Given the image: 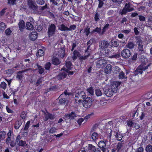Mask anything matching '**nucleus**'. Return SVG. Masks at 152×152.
Listing matches in <instances>:
<instances>
[{
    "instance_id": "52",
    "label": "nucleus",
    "mask_w": 152,
    "mask_h": 152,
    "mask_svg": "<svg viewBox=\"0 0 152 152\" xmlns=\"http://www.w3.org/2000/svg\"><path fill=\"white\" fill-rule=\"evenodd\" d=\"M138 17L140 21L143 22L145 20V18L143 15H139Z\"/></svg>"
},
{
    "instance_id": "42",
    "label": "nucleus",
    "mask_w": 152,
    "mask_h": 152,
    "mask_svg": "<svg viewBox=\"0 0 152 152\" xmlns=\"http://www.w3.org/2000/svg\"><path fill=\"white\" fill-rule=\"evenodd\" d=\"M119 78L121 79H124V78H126L127 77H126L125 76L124 73L122 71H121L119 73Z\"/></svg>"
},
{
    "instance_id": "58",
    "label": "nucleus",
    "mask_w": 152,
    "mask_h": 152,
    "mask_svg": "<svg viewBox=\"0 0 152 152\" xmlns=\"http://www.w3.org/2000/svg\"><path fill=\"white\" fill-rule=\"evenodd\" d=\"M101 28H100L96 27L93 30V31L94 32H96L98 33H100L101 31Z\"/></svg>"
},
{
    "instance_id": "31",
    "label": "nucleus",
    "mask_w": 152,
    "mask_h": 152,
    "mask_svg": "<svg viewBox=\"0 0 152 152\" xmlns=\"http://www.w3.org/2000/svg\"><path fill=\"white\" fill-rule=\"evenodd\" d=\"M51 64L50 62L46 63L45 65L44 68L46 70L49 71L50 70Z\"/></svg>"
},
{
    "instance_id": "45",
    "label": "nucleus",
    "mask_w": 152,
    "mask_h": 152,
    "mask_svg": "<svg viewBox=\"0 0 152 152\" xmlns=\"http://www.w3.org/2000/svg\"><path fill=\"white\" fill-rule=\"evenodd\" d=\"M10 90L11 94H12L14 96L15 95L16 92L18 91V88H16L15 89L12 88H11Z\"/></svg>"
},
{
    "instance_id": "26",
    "label": "nucleus",
    "mask_w": 152,
    "mask_h": 152,
    "mask_svg": "<svg viewBox=\"0 0 152 152\" xmlns=\"http://www.w3.org/2000/svg\"><path fill=\"white\" fill-rule=\"evenodd\" d=\"M128 10V11L129 12L133 11L134 9L130 7V4L129 3H126L124 7Z\"/></svg>"
},
{
    "instance_id": "56",
    "label": "nucleus",
    "mask_w": 152,
    "mask_h": 152,
    "mask_svg": "<svg viewBox=\"0 0 152 152\" xmlns=\"http://www.w3.org/2000/svg\"><path fill=\"white\" fill-rule=\"evenodd\" d=\"M133 126V128L136 130L140 128V125L136 123H134Z\"/></svg>"
},
{
    "instance_id": "16",
    "label": "nucleus",
    "mask_w": 152,
    "mask_h": 152,
    "mask_svg": "<svg viewBox=\"0 0 152 152\" xmlns=\"http://www.w3.org/2000/svg\"><path fill=\"white\" fill-rule=\"evenodd\" d=\"M29 37L30 40L34 41L37 38L38 33L36 31H32L30 34Z\"/></svg>"
},
{
    "instance_id": "20",
    "label": "nucleus",
    "mask_w": 152,
    "mask_h": 152,
    "mask_svg": "<svg viewBox=\"0 0 152 152\" xmlns=\"http://www.w3.org/2000/svg\"><path fill=\"white\" fill-rule=\"evenodd\" d=\"M77 116V115L75 112H71L69 114H67L66 117L70 119H73Z\"/></svg>"
},
{
    "instance_id": "62",
    "label": "nucleus",
    "mask_w": 152,
    "mask_h": 152,
    "mask_svg": "<svg viewBox=\"0 0 152 152\" xmlns=\"http://www.w3.org/2000/svg\"><path fill=\"white\" fill-rule=\"evenodd\" d=\"M48 114L49 118L50 120H53L55 118L54 115L52 114L48 113Z\"/></svg>"
},
{
    "instance_id": "40",
    "label": "nucleus",
    "mask_w": 152,
    "mask_h": 152,
    "mask_svg": "<svg viewBox=\"0 0 152 152\" xmlns=\"http://www.w3.org/2000/svg\"><path fill=\"white\" fill-rule=\"evenodd\" d=\"M56 128L55 127H52L49 130V134H53L56 132Z\"/></svg>"
},
{
    "instance_id": "50",
    "label": "nucleus",
    "mask_w": 152,
    "mask_h": 152,
    "mask_svg": "<svg viewBox=\"0 0 152 152\" xmlns=\"http://www.w3.org/2000/svg\"><path fill=\"white\" fill-rule=\"evenodd\" d=\"M129 12L128 10L124 7L121 11L120 12L121 15H126L127 12Z\"/></svg>"
},
{
    "instance_id": "25",
    "label": "nucleus",
    "mask_w": 152,
    "mask_h": 152,
    "mask_svg": "<svg viewBox=\"0 0 152 152\" xmlns=\"http://www.w3.org/2000/svg\"><path fill=\"white\" fill-rule=\"evenodd\" d=\"M6 134V132L4 131L0 132V141L3 140L5 138Z\"/></svg>"
},
{
    "instance_id": "36",
    "label": "nucleus",
    "mask_w": 152,
    "mask_h": 152,
    "mask_svg": "<svg viewBox=\"0 0 152 152\" xmlns=\"http://www.w3.org/2000/svg\"><path fill=\"white\" fill-rule=\"evenodd\" d=\"M72 65V63L70 61L66 62V66L68 69L71 70Z\"/></svg>"
},
{
    "instance_id": "3",
    "label": "nucleus",
    "mask_w": 152,
    "mask_h": 152,
    "mask_svg": "<svg viewBox=\"0 0 152 152\" xmlns=\"http://www.w3.org/2000/svg\"><path fill=\"white\" fill-rule=\"evenodd\" d=\"M86 97L85 93L83 91H81L76 94L75 99L76 102L78 101L80 102L82 99H85Z\"/></svg>"
},
{
    "instance_id": "41",
    "label": "nucleus",
    "mask_w": 152,
    "mask_h": 152,
    "mask_svg": "<svg viewBox=\"0 0 152 152\" xmlns=\"http://www.w3.org/2000/svg\"><path fill=\"white\" fill-rule=\"evenodd\" d=\"M95 94L97 96H100L102 95V92L99 89H97L95 90Z\"/></svg>"
},
{
    "instance_id": "33",
    "label": "nucleus",
    "mask_w": 152,
    "mask_h": 152,
    "mask_svg": "<svg viewBox=\"0 0 152 152\" xmlns=\"http://www.w3.org/2000/svg\"><path fill=\"white\" fill-rule=\"evenodd\" d=\"M60 30L61 31H68V28L63 24H61L60 25Z\"/></svg>"
},
{
    "instance_id": "14",
    "label": "nucleus",
    "mask_w": 152,
    "mask_h": 152,
    "mask_svg": "<svg viewBox=\"0 0 152 152\" xmlns=\"http://www.w3.org/2000/svg\"><path fill=\"white\" fill-rule=\"evenodd\" d=\"M112 130L110 129H107L106 131L105 137H106V139H107V140H109V141H110L111 136H112Z\"/></svg>"
},
{
    "instance_id": "30",
    "label": "nucleus",
    "mask_w": 152,
    "mask_h": 152,
    "mask_svg": "<svg viewBox=\"0 0 152 152\" xmlns=\"http://www.w3.org/2000/svg\"><path fill=\"white\" fill-rule=\"evenodd\" d=\"M44 51L42 49H39L38 50L37 53V56L38 57H39L41 56H44Z\"/></svg>"
},
{
    "instance_id": "2",
    "label": "nucleus",
    "mask_w": 152,
    "mask_h": 152,
    "mask_svg": "<svg viewBox=\"0 0 152 152\" xmlns=\"http://www.w3.org/2000/svg\"><path fill=\"white\" fill-rule=\"evenodd\" d=\"M103 55L105 57H107L109 58H118L120 57L119 54H114L113 50L111 47H109L105 49L104 50Z\"/></svg>"
},
{
    "instance_id": "9",
    "label": "nucleus",
    "mask_w": 152,
    "mask_h": 152,
    "mask_svg": "<svg viewBox=\"0 0 152 152\" xmlns=\"http://www.w3.org/2000/svg\"><path fill=\"white\" fill-rule=\"evenodd\" d=\"M58 103L60 105L65 104L67 101L66 96L63 94H61L58 98Z\"/></svg>"
},
{
    "instance_id": "48",
    "label": "nucleus",
    "mask_w": 152,
    "mask_h": 152,
    "mask_svg": "<svg viewBox=\"0 0 152 152\" xmlns=\"http://www.w3.org/2000/svg\"><path fill=\"white\" fill-rule=\"evenodd\" d=\"M97 1H99V3L98 5V8H102L104 4L103 1L102 0H97Z\"/></svg>"
},
{
    "instance_id": "29",
    "label": "nucleus",
    "mask_w": 152,
    "mask_h": 152,
    "mask_svg": "<svg viewBox=\"0 0 152 152\" xmlns=\"http://www.w3.org/2000/svg\"><path fill=\"white\" fill-rule=\"evenodd\" d=\"M123 146L122 142L121 141L118 143L116 146V150L117 152H119L121 147Z\"/></svg>"
},
{
    "instance_id": "43",
    "label": "nucleus",
    "mask_w": 152,
    "mask_h": 152,
    "mask_svg": "<svg viewBox=\"0 0 152 152\" xmlns=\"http://www.w3.org/2000/svg\"><path fill=\"white\" fill-rule=\"evenodd\" d=\"M100 15L98 12H96L94 17L95 21L97 22L99 20Z\"/></svg>"
},
{
    "instance_id": "19",
    "label": "nucleus",
    "mask_w": 152,
    "mask_h": 152,
    "mask_svg": "<svg viewBox=\"0 0 152 152\" xmlns=\"http://www.w3.org/2000/svg\"><path fill=\"white\" fill-rule=\"evenodd\" d=\"M114 135L115 138L118 141H121L122 140L123 136L121 134H120L118 132L115 131L114 132Z\"/></svg>"
},
{
    "instance_id": "46",
    "label": "nucleus",
    "mask_w": 152,
    "mask_h": 152,
    "mask_svg": "<svg viewBox=\"0 0 152 152\" xmlns=\"http://www.w3.org/2000/svg\"><path fill=\"white\" fill-rule=\"evenodd\" d=\"M0 87L3 89H5L7 87V84L4 82H1L0 84Z\"/></svg>"
},
{
    "instance_id": "51",
    "label": "nucleus",
    "mask_w": 152,
    "mask_h": 152,
    "mask_svg": "<svg viewBox=\"0 0 152 152\" xmlns=\"http://www.w3.org/2000/svg\"><path fill=\"white\" fill-rule=\"evenodd\" d=\"M6 27L5 24L4 23L1 22L0 23V28L2 30H4Z\"/></svg>"
},
{
    "instance_id": "61",
    "label": "nucleus",
    "mask_w": 152,
    "mask_h": 152,
    "mask_svg": "<svg viewBox=\"0 0 152 152\" xmlns=\"http://www.w3.org/2000/svg\"><path fill=\"white\" fill-rule=\"evenodd\" d=\"M144 148L140 147L137 148L136 152H144Z\"/></svg>"
},
{
    "instance_id": "10",
    "label": "nucleus",
    "mask_w": 152,
    "mask_h": 152,
    "mask_svg": "<svg viewBox=\"0 0 152 152\" xmlns=\"http://www.w3.org/2000/svg\"><path fill=\"white\" fill-rule=\"evenodd\" d=\"M88 150L89 152H100V149L96 148L92 144H89L88 145Z\"/></svg>"
},
{
    "instance_id": "1",
    "label": "nucleus",
    "mask_w": 152,
    "mask_h": 152,
    "mask_svg": "<svg viewBox=\"0 0 152 152\" xmlns=\"http://www.w3.org/2000/svg\"><path fill=\"white\" fill-rule=\"evenodd\" d=\"M121 84L120 82L114 81L110 86H107L104 89V94L107 97H111L113 94L117 92L118 87Z\"/></svg>"
},
{
    "instance_id": "11",
    "label": "nucleus",
    "mask_w": 152,
    "mask_h": 152,
    "mask_svg": "<svg viewBox=\"0 0 152 152\" xmlns=\"http://www.w3.org/2000/svg\"><path fill=\"white\" fill-rule=\"evenodd\" d=\"M56 27L55 24H51L49 27L48 30V33L49 35H53L56 31Z\"/></svg>"
},
{
    "instance_id": "59",
    "label": "nucleus",
    "mask_w": 152,
    "mask_h": 152,
    "mask_svg": "<svg viewBox=\"0 0 152 152\" xmlns=\"http://www.w3.org/2000/svg\"><path fill=\"white\" fill-rule=\"evenodd\" d=\"M134 123L132 121H129L127 122V125L130 128L133 126Z\"/></svg>"
},
{
    "instance_id": "27",
    "label": "nucleus",
    "mask_w": 152,
    "mask_h": 152,
    "mask_svg": "<svg viewBox=\"0 0 152 152\" xmlns=\"http://www.w3.org/2000/svg\"><path fill=\"white\" fill-rule=\"evenodd\" d=\"M26 28L28 30H32L34 29V27L31 23L27 22L26 23Z\"/></svg>"
},
{
    "instance_id": "47",
    "label": "nucleus",
    "mask_w": 152,
    "mask_h": 152,
    "mask_svg": "<svg viewBox=\"0 0 152 152\" xmlns=\"http://www.w3.org/2000/svg\"><path fill=\"white\" fill-rule=\"evenodd\" d=\"M12 32V31L10 30V28H7L5 31V33L6 35L7 36L10 35L11 33Z\"/></svg>"
},
{
    "instance_id": "17",
    "label": "nucleus",
    "mask_w": 152,
    "mask_h": 152,
    "mask_svg": "<svg viewBox=\"0 0 152 152\" xmlns=\"http://www.w3.org/2000/svg\"><path fill=\"white\" fill-rule=\"evenodd\" d=\"M30 123V121H28L26 124L24 128V130L25 131H26V132H23V134L24 135L27 136L28 134V129L29 127Z\"/></svg>"
},
{
    "instance_id": "32",
    "label": "nucleus",
    "mask_w": 152,
    "mask_h": 152,
    "mask_svg": "<svg viewBox=\"0 0 152 152\" xmlns=\"http://www.w3.org/2000/svg\"><path fill=\"white\" fill-rule=\"evenodd\" d=\"M134 43L132 42H129L128 44L126 45V47L129 48L130 49H132L134 48Z\"/></svg>"
},
{
    "instance_id": "39",
    "label": "nucleus",
    "mask_w": 152,
    "mask_h": 152,
    "mask_svg": "<svg viewBox=\"0 0 152 152\" xmlns=\"http://www.w3.org/2000/svg\"><path fill=\"white\" fill-rule=\"evenodd\" d=\"M90 28L89 26H87L84 29V33H86V36H88L90 32Z\"/></svg>"
},
{
    "instance_id": "23",
    "label": "nucleus",
    "mask_w": 152,
    "mask_h": 152,
    "mask_svg": "<svg viewBox=\"0 0 152 152\" xmlns=\"http://www.w3.org/2000/svg\"><path fill=\"white\" fill-rule=\"evenodd\" d=\"M143 71L142 69L141 66H139L135 70L134 73V75L135 76H136L139 74H141L143 73Z\"/></svg>"
},
{
    "instance_id": "38",
    "label": "nucleus",
    "mask_w": 152,
    "mask_h": 152,
    "mask_svg": "<svg viewBox=\"0 0 152 152\" xmlns=\"http://www.w3.org/2000/svg\"><path fill=\"white\" fill-rule=\"evenodd\" d=\"M147 152H152V145L150 144L148 145L145 148Z\"/></svg>"
},
{
    "instance_id": "55",
    "label": "nucleus",
    "mask_w": 152,
    "mask_h": 152,
    "mask_svg": "<svg viewBox=\"0 0 152 152\" xmlns=\"http://www.w3.org/2000/svg\"><path fill=\"white\" fill-rule=\"evenodd\" d=\"M76 27V26L75 25H72L70 26L69 28H68V31L74 30Z\"/></svg>"
},
{
    "instance_id": "15",
    "label": "nucleus",
    "mask_w": 152,
    "mask_h": 152,
    "mask_svg": "<svg viewBox=\"0 0 152 152\" xmlns=\"http://www.w3.org/2000/svg\"><path fill=\"white\" fill-rule=\"evenodd\" d=\"M23 122L21 119L15 121L14 125V128L16 129H18L21 126Z\"/></svg>"
},
{
    "instance_id": "53",
    "label": "nucleus",
    "mask_w": 152,
    "mask_h": 152,
    "mask_svg": "<svg viewBox=\"0 0 152 152\" xmlns=\"http://www.w3.org/2000/svg\"><path fill=\"white\" fill-rule=\"evenodd\" d=\"M50 1L51 2L52 4H54L55 5H58V2H59L60 0H50Z\"/></svg>"
},
{
    "instance_id": "44",
    "label": "nucleus",
    "mask_w": 152,
    "mask_h": 152,
    "mask_svg": "<svg viewBox=\"0 0 152 152\" xmlns=\"http://www.w3.org/2000/svg\"><path fill=\"white\" fill-rule=\"evenodd\" d=\"M88 92L91 95H93L94 93V89L92 87H90L87 89Z\"/></svg>"
},
{
    "instance_id": "63",
    "label": "nucleus",
    "mask_w": 152,
    "mask_h": 152,
    "mask_svg": "<svg viewBox=\"0 0 152 152\" xmlns=\"http://www.w3.org/2000/svg\"><path fill=\"white\" fill-rule=\"evenodd\" d=\"M29 4V7L31 8V9L34 10H36V9L37 8L33 4L32 2H31V4Z\"/></svg>"
},
{
    "instance_id": "54",
    "label": "nucleus",
    "mask_w": 152,
    "mask_h": 152,
    "mask_svg": "<svg viewBox=\"0 0 152 152\" xmlns=\"http://www.w3.org/2000/svg\"><path fill=\"white\" fill-rule=\"evenodd\" d=\"M7 8L5 7L3 8L0 12V17L2 16L6 12V10H7Z\"/></svg>"
},
{
    "instance_id": "5",
    "label": "nucleus",
    "mask_w": 152,
    "mask_h": 152,
    "mask_svg": "<svg viewBox=\"0 0 152 152\" xmlns=\"http://www.w3.org/2000/svg\"><path fill=\"white\" fill-rule=\"evenodd\" d=\"M92 103V99L89 97H87L83 102V104L84 107L86 108H88L90 107Z\"/></svg>"
},
{
    "instance_id": "13",
    "label": "nucleus",
    "mask_w": 152,
    "mask_h": 152,
    "mask_svg": "<svg viewBox=\"0 0 152 152\" xmlns=\"http://www.w3.org/2000/svg\"><path fill=\"white\" fill-rule=\"evenodd\" d=\"M109 44L108 41L105 40H103L100 43L99 46L103 50L108 48Z\"/></svg>"
},
{
    "instance_id": "37",
    "label": "nucleus",
    "mask_w": 152,
    "mask_h": 152,
    "mask_svg": "<svg viewBox=\"0 0 152 152\" xmlns=\"http://www.w3.org/2000/svg\"><path fill=\"white\" fill-rule=\"evenodd\" d=\"M97 133L95 132L93 133L91 135L92 140L94 141L96 140L97 139Z\"/></svg>"
},
{
    "instance_id": "60",
    "label": "nucleus",
    "mask_w": 152,
    "mask_h": 152,
    "mask_svg": "<svg viewBox=\"0 0 152 152\" xmlns=\"http://www.w3.org/2000/svg\"><path fill=\"white\" fill-rule=\"evenodd\" d=\"M137 53H135L132 57V60L133 61L136 60L137 58Z\"/></svg>"
},
{
    "instance_id": "64",
    "label": "nucleus",
    "mask_w": 152,
    "mask_h": 152,
    "mask_svg": "<svg viewBox=\"0 0 152 152\" xmlns=\"http://www.w3.org/2000/svg\"><path fill=\"white\" fill-rule=\"evenodd\" d=\"M84 121V119L83 118H80L79 119H78L77 121V122L78 123V124L79 125H80L82 122H83Z\"/></svg>"
},
{
    "instance_id": "4",
    "label": "nucleus",
    "mask_w": 152,
    "mask_h": 152,
    "mask_svg": "<svg viewBox=\"0 0 152 152\" xmlns=\"http://www.w3.org/2000/svg\"><path fill=\"white\" fill-rule=\"evenodd\" d=\"M21 137L20 135H18L15 139V142L19 146L21 147H25L27 145L26 142L25 141L21 140Z\"/></svg>"
},
{
    "instance_id": "21",
    "label": "nucleus",
    "mask_w": 152,
    "mask_h": 152,
    "mask_svg": "<svg viewBox=\"0 0 152 152\" xmlns=\"http://www.w3.org/2000/svg\"><path fill=\"white\" fill-rule=\"evenodd\" d=\"M67 74L66 72H61L57 76V78L59 80H61L66 77Z\"/></svg>"
},
{
    "instance_id": "7",
    "label": "nucleus",
    "mask_w": 152,
    "mask_h": 152,
    "mask_svg": "<svg viewBox=\"0 0 152 152\" xmlns=\"http://www.w3.org/2000/svg\"><path fill=\"white\" fill-rule=\"evenodd\" d=\"M121 56L124 58H129L131 55V52L128 49H124L121 52Z\"/></svg>"
},
{
    "instance_id": "49",
    "label": "nucleus",
    "mask_w": 152,
    "mask_h": 152,
    "mask_svg": "<svg viewBox=\"0 0 152 152\" xmlns=\"http://www.w3.org/2000/svg\"><path fill=\"white\" fill-rule=\"evenodd\" d=\"M42 80L41 78H40L38 79L36 83H35V85L36 86H38L39 85H40L41 83H42Z\"/></svg>"
},
{
    "instance_id": "12",
    "label": "nucleus",
    "mask_w": 152,
    "mask_h": 152,
    "mask_svg": "<svg viewBox=\"0 0 152 152\" xmlns=\"http://www.w3.org/2000/svg\"><path fill=\"white\" fill-rule=\"evenodd\" d=\"M36 68L35 70H37L40 74H42L45 71V69L42 66L39 65L38 63H36L34 66Z\"/></svg>"
},
{
    "instance_id": "35",
    "label": "nucleus",
    "mask_w": 152,
    "mask_h": 152,
    "mask_svg": "<svg viewBox=\"0 0 152 152\" xmlns=\"http://www.w3.org/2000/svg\"><path fill=\"white\" fill-rule=\"evenodd\" d=\"M27 112L24 111H23L20 115V117L22 119H24L27 117Z\"/></svg>"
},
{
    "instance_id": "8",
    "label": "nucleus",
    "mask_w": 152,
    "mask_h": 152,
    "mask_svg": "<svg viewBox=\"0 0 152 152\" xmlns=\"http://www.w3.org/2000/svg\"><path fill=\"white\" fill-rule=\"evenodd\" d=\"M108 140L106 139L105 141L101 140L98 143V146L103 152H105L106 151V145L105 142H107Z\"/></svg>"
},
{
    "instance_id": "28",
    "label": "nucleus",
    "mask_w": 152,
    "mask_h": 152,
    "mask_svg": "<svg viewBox=\"0 0 152 152\" xmlns=\"http://www.w3.org/2000/svg\"><path fill=\"white\" fill-rule=\"evenodd\" d=\"M78 54L79 52L75 50L73 51V55L72 56V58L73 60H75L76 59L78 56Z\"/></svg>"
},
{
    "instance_id": "22",
    "label": "nucleus",
    "mask_w": 152,
    "mask_h": 152,
    "mask_svg": "<svg viewBox=\"0 0 152 152\" xmlns=\"http://www.w3.org/2000/svg\"><path fill=\"white\" fill-rule=\"evenodd\" d=\"M18 26L19 29L20 31H23L24 29L25 26V22L23 20H20L18 23Z\"/></svg>"
},
{
    "instance_id": "24",
    "label": "nucleus",
    "mask_w": 152,
    "mask_h": 152,
    "mask_svg": "<svg viewBox=\"0 0 152 152\" xmlns=\"http://www.w3.org/2000/svg\"><path fill=\"white\" fill-rule=\"evenodd\" d=\"M112 69V66L109 64L107 65L105 68V71L107 74H109L110 73Z\"/></svg>"
},
{
    "instance_id": "18",
    "label": "nucleus",
    "mask_w": 152,
    "mask_h": 152,
    "mask_svg": "<svg viewBox=\"0 0 152 152\" xmlns=\"http://www.w3.org/2000/svg\"><path fill=\"white\" fill-rule=\"evenodd\" d=\"M52 64L56 66H58L59 65L61 61L57 57H53L51 60Z\"/></svg>"
},
{
    "instance_id": "6",
    "label": "nucleus",
    "mask_w": 152,
    "mask_h": 152,
    "mask_svg": "<svg viewBox=\"0 0 152 152\" xmlns=\"http://www.w3.org/2000/svg\"><path fill=\"white\" fill-rule=\"evenodd\" d=\"M107 63L106 60L101 59L97 61L96 66L97 68H103L105 66Z\"/></svg>"
},
{
    "instance_id": "34",
    "label": "nucleus",
    "mask_w": 152,
    "mask_h": 152,
    "mask_svg": "<svg viewBox=\"0 0 152 152\" xmlns=\"http://www.w3.org/2000/svg\"><path fill=\"white\" fill-rule=\"evenodd\" d=\"M23 71H19L18 72L16 76L17 78L19 80H21L23 78V75L21 74Z\"/></svg>"
},
{
    "instance_id": "57",
    "label": "nucleus",
    "mask_w": 152,
    "mask_h": 152,
    "mask_svg": "<svg viewBox=\"0 0 152 152\" xmlns=\"http://www.w3.org/2000/svg\"><path fill=\"white\" fill-rule=\"evenodd\" d=\"M16 0H8V4L14 5L15 3Z\"/></svg>"
}]
</instances>
